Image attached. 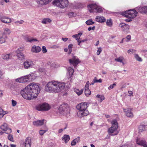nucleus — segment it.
Here are the masks:
<instances>
[{"label": "nucleus", "instance_id": "nucleus-56", "mask_svg": "<svg viewBox=\"0 0 147 147\" xmlns=\"http://www.w3.org/2000/svg\"><path fill=\"white\" fill-rule=\"evenodd\" d=\"M77 143L74 140L71 142V145L72 146H73L75 145Z\"/></svg>", "mask_w": 147, "mask_h": 147}, {"label": "nucleus", "instance_id": "nucleus-25", "mask_svg": "<svg viewBox=\"0 0 147 147\" xmlns=\"http://www.w3.org/2000/svg\"><path fill=\"white\" fill-rule=\"evenodd\" d=\"M12 56L11 54H8L6 55H3L2 56L3 59L5 60H7Z\"/></svg>", "mask_w": 147, "mask_h": 147}, {"label": "nucleus", "instance_id": "nucleus-60", "mask_svg": "<svg viewBox=\"0 0 147 147\" xmlns=\"http://www.w3.org/2000/svg\"><path fill=\"white\" fill-rule=\"evenodd\" d=\"M127 39L128 40V41H129L130 40L131 38V36L130 35H127L126 37Z\"/></svg>", "mask_w": 147, "mask_h": 147}, {"label": "nucleus", "instance_id": "nucleus-43", "mask_svg": "<svg viewBox=\"0 0 147 147\" xmlns=\"http://www.w3.org/2000/svg\"><path fill=\"white\" fill-rule=\"evenodd\" d=\"M94 82L95 83L99 82L101 83L102 81V80L101 79H100L99 80L96 79V78L95 77L94 79Z\"/></svg>", "mask_w": 147, "mask_h": 147}, {"label": "nucleus", "instance_id": "nucleus-7", "mask_svg": "<svg viewBox=\"0 0 147 147\" xmlns=\"http://www.w3.org/2000/svg\"><path fill=\"white\" fill-rule=\"evenodd\" d=\"M68 0H54L53 2V5L61 8H63L67 6Z\"/></svg>", "mask_w": 147, "mask_h": 147}, {"label": "nucleus", "instance_id": "nucleus-49", "mask_svg": "<svg viewBox=\"0 0 147 147\" xmlns=\"http://www.w3.org/2000/svg\"><path fill=\"white\" fill-rule=\"evenodd\" d=\"M116 84L115 83H114L113 84L111 85L110 86L108 87V89L109 90H110L111 89H113L114 88V86H116Z\"/></svg>", "mask_w": 147, "mask_h": 147}, {"label": "nucleus", "instance_id": "nucleus-62", "mask_svg": "<svg viewBox=\"0 0 147 147\" xmlns=\"http://www.w3.org/2000/svg\"><path fill=\"white\" fill-rule=\"evenodd\" d=\"M89 89V85H86L85 87V90Z\"/></svg>", "mask_w": 147, "mask_h": 147}, {"label": "nucleus", "instance_id": "nucleus-8", "mask_svg": "<svg viewBox=\"0 0 147 147\" xmlns=\"http://www.w3.org/2000/svg\"><path fill=\"white\" fill-rule=\"evenodd\" d=\"M31 76L30 75L24 76L20 78L16 79L15 81L16 82L20 83L26 82H30V80L31 79Z\"/></svg>", "mask_w": 147, "mask_h": 147}, {"label": "nucleus", "instance_id": "nucleus-14", "mask_svg": "<svg viewBox=\"0 0 147 147\" xmlns=\"http://www.w3.org/2000/svg\"><path fill=\"white\" fill-rule=\"evenodd\" d=\"M0 19L2 22L5 23H9L11 22L10 18L5 16H0Z\"/></svg>", "mask_w": 147, "mask_h": 147}, {"label": "nucleus", "instance_id": "nucleus-61", "mask_svg": "<svg viewBox=\"0 0 147 147\" xmlns=\"http://www.w3.org/2000/svg\"><path fill=\"white\" fill-rule=\"evenodd\" d=\"M3 73L0 70V80L2 78V76Z\"/></svg>", "mask_w": 147, "mask_h": 147}, {"label": "nucleus", "instance_id": "nucleus-45", "mask_svg": "<svg viewBox=\"0 0 147 147\" xmlns=\"http://www.w3.org/2000/svg\"><path fill=\"white\" fill-rule=\"evenodd\" d=\"M82 33H79L78 34H77L74 35L72 36V37L73 38H76L78 37L79 38V36H81L82 35Z\"/></svg>", "mask_w": 147, "mask_h": 147}, {"label": "nucleus", "instance_id": "nucleus-41", "mask_svg": "<svg viewBox=\"0 0 147 147\" xmlns=\"http://www.w3.org/2000/svg\"><path fill=\"white\" fill-rule=\"evenodd\" d=\"M86 23L88 25H90L94 24V23L91 20H90L87 21Z\"/></svg>", "mask_w": 147, "mask_h": 147}, {"label": "nucleus", "instance_id": "nucleus-46", "mask_svg": "<svg viewBox=\"0 0 147 147\" xmlns=\"http://www.w3.org/2000/svg\"><path fill=\"white\" fill-rule=\"evenodd\" d=\"M46 131H47L46 130H40L39 131V133L40 135L42 136L43 135Z\"/></svg>", "mask_w": 147, "mask_h": 147}, {"label": "nucleus", "instance_id": "nucleus-11", "mask_svg": "<svg viewBox=\"0 0 147 147\" xmlns=\"http://www.w3.org/2000/svg\"><path fill=\"white\" fill-rule=\"evenodd\" d=\"M34 65L33 61L31 60H27L25 61L23 65L24 68L28 69Z\"/></svg>", "mask_w": 147, "mask_h": 147}, {"label": "nucleus", "instance_id": "nucleus-6", "mask_svg": "<svg viewBox=\"0 0 147 147\" xmlns=\"http://www.w3.org/2000/svg\"><path fill=\"white\" fill-rule=\"evenodd\" d=\"M88 7L90 12H95L98 13L102 12L103 11L102 7L96 4H89L88 5Z\"/></svg>", "mask_w": 147, "mask_h": 147}, {"label": "nucleus", "instance_id": "nucleus-2", "mask_svg": "<svg viewBox=\"0 0 147 147\" xmlns=\"http://www.w3.org/2000/svg\"><path fill=\"white\" fill-rule=\"evenodd\" d=\"M65 84L57 81H52L48 82L45 87V90L47 92H58L64 88Z\"/></svg>", "mask_w": 147, "mask_h": 147}, {"label": "nucleus", "instance_id": "nucleus-44", "mask_svg": "<svg viewBox=\"0 0 147 147\" xmlns=\"http://www.w3.org/2000/svg\"><path fill=\"white\" fill-rule=\"evenodd\" d=\"M73 45L71 44H69L68 45V48L70 53H71L72 51V47H73Z\"/></svg>", "mask_w": 147, "mask_h": 147}, {"label": "nucleus", "instance_id": "nucleus-21", "mask_svg": "<svg viewBox=\"0 0 147 147\" xmlns=\"http://www.w3.org/2000/svg\"><path fill=\"white\" fill-rule=\"evenodd\" d=\"M96 20L102 23L106 21V19L102 16H97L95 18Z\"/></svg>", "mask_w": 147, "mask_h": 147}, {"label": "nucleus", "instance_id": "nucleus-50", "mask_svg": "<svg viewBox=\"0 0 147 147\" xmlns=\"http://www.w3.org/2000/svg\"><path fill=\"white\" fill-rule=\"evenodd\" d=\"M11 102L12 106L14 107L17 104V102L16 101L12 100H11Z\"/></svg>", "mask_w": 147, "mask_h": 147}, {"label": "nucleus", "instance_id": "nucleus-27", "mask_svg": "<svg viewBox=\"0 0 147 147\" xmlns=\"http://www.w3.org/2000/svg\"><path fill=\"white\" fill-rule=\"evenodd\" d=\"M83 91V89H82L80 90L76 88L74 89V91L79 96L81 95L82 94Z\"/></svg>", "mask_w": 147, "mask_h": 147}, {"label": "nucleus", "instance_id": "nucleus-32", "mask_svg": "<svg viewBox=\"0 0 147 147\" xmlns=\"http://www.w3.org/2000/svg\"><path fill=\"white\" fill-rule=\"evenodd\" d=\"M6 112H4L3 110L0 107V118H2L7 113H6Z\"/></svg>", "mask_w": 147, "mask_h": 147}, {"label": "nucleus", "instance_id": "nucleus-30", "mask_svg": "<svg viewBox=\"0 0 147 147\" xmlns=\"http://www.w3.org/2000/svg\"><path fill=\"white\" fill-rule=\"evenodd\" d=\"M146 125H140L139 126V131L140 132H142L143 131L146 130L145 127H146Z\"/></svg>", "mask_w": 147, "mask_h": 147}, {"label": "nucleus", "instance_id": "nucleus-24", "mask_svg": "<svg viewBox=\"0 0 147 147\" xmlns=\"http://www.w3.org/2000/svg\"><path fill=\"white\" fill-rule=\"evenodd\" d=\"M51 22V20L49 18H45L42 20L41 22L44 24H46L50 23Z\"/></svg>", "mask_w": 147, "mask_h": 147}, {"label": "nucleus", "instance_id": "nucleus-33", "mask_svg": "<svg viewBox=\"0 0 147 147\" xmlns=\"http://www.w3.org/2000/svg\"><path fill=\"white\" fill-rule=\"evenodd\" d=\"M26 41L28 42H30L32 43L33 42L38 41V40L36 39L31 38L29 37H27L26 38Z\"/></svg>", "mask_w": 147, "mask_h": 147}, {"label": "nucleus", "instance_id": "nucleus-63", "mask_svg": "<svg viewBox=\"0 0 147 147\" xmlns=\"http://www.w3.org/2000/svg\"><path fill=\"white\" fill-rule=\"evenodd\" d=\"M74 13L73 12H70L68 13V15L69 16H71L74 15Z\"/></svg>", "mask_w": 147, "mask_h": 147}, {"label": "nucleus", "instance_id": "nucleus-12", "mask_svg": "<svg viewBox=\"0 0 147 147\" xmlns=\"http://www.w3.org/2000/svg\"><path fill=\"white\" fill-rule=\"evenodd\" d=\"M88 103L87 102H82L77 106L76 108L79 111L86 110L88 107Z\"/></svg>", "mask_w": 147, "mask_h": 147}, {"label": "nucleus", "instance_id": "nucleus-26", "mask_svg": "<svg viewBox=\"0 0 147 147\" xmlns=\"http://www.w3.org/2000/svg\"><path fill=\"white\" fill-rule=\"evenodd\" d=\"M16 56L20 60H22L25 59V56L22 53L18 54Z\"/></svg>", "mask_w": 147, "mask_h": 147}, {"label": "nucleus", "instance_id": "nucleus-57", "mask_svg": "<svg viewBox=\"0 0 147 147\" xmlns=\"http://www.w3.org/2000/svg\"><path fill=\"white\" fill-rule=\"evenodd\" d=\"M56 63H52L51 65V67H56Z\"/></svg>", "mask_w": 147, "mask_h": 147}, {"label": "nucleus", "instance_id": "nucleus-39", "mask_svg": "<svg viewBox=\"0 0 147 147\" xmlns=\"http://www.w3.org/2000/svg\"><path fill=\"white\" fill-rule=\"evenodd\" d=\"M5 131L4 133L6 134H7L9 135L10 134L12 130L10 128H8L6 130H4Z\"/></svg>", "mask_w": 147, "mask_h": 147}, {"label": "nucleus", "instance_id": "nucleus-4", "mask_svg": "<svg viewBox=\"0 0 147 147\" xmlns=\"http://www.w3.org/2000/svg\"><path fill=\"white\" fill-rule=\"evenodd\" d=\"M138 13L137 11L134 9L129 10L122 13V15L125 17L128 18L125 20L127 22H130L136 16Z\"/></svg>", "mask_w": 147, "mask_h": 147}, {"label": "nucleus", "instance_id": "nucleus-53", "mask_svg": "<svg viewBox=\"0 0 147 147\" xmlns=\"http://www.w3.org/2000/svg\"><path fill=\"white\" fill-rule=\"evenodd\" d=\"M80 138L79 137H78L74 139L76 143L79 142L80 141Z\"/></svg>", "mask_w": 147, "mask_h": 147}, {"label": "nucleus", "instance_id": "nucleus-15", "mask_svg": "<svg viewBox=\"0 0 147 147\" xmlns=\"http://www.w3.org/2000/svg\"><path fill=\"white\" fill-rule=\"evenodd\" d=\"M52 0H36L37 3L40 6L42 5L48 4Z\"/></svg>", "mask_w": 147, "mask_h": 147}, {"label": "nucleus", "instance_id": "nucleus-29", "mask_svg": "<svg viewBox=\"0 0 147 147\" xmlns=\"http://www.w3.org/2000/svg\"><path fill=\"white\" fill-rule=\"evenodd\" d=\"M1 128L3 130H6L9 128L8 127L7 124L6 123H4L1 126Z\"/></svg>", "mask_w": 147, "mask_h": 147}, {"label": "nucleus", "instance_id": "nucleus-18", "mask_svg": "<svg viewBox=\"0 0 147 147\" xmlns=\"http://www.w3.org/2000/svg\"><path fill=\"white\" fill-rule=\"evenodd\" d=\"M136 142L137 144L143 146L144 147H147L146 143L145 140H140L137 139Z\"/></svg>", "mask_w": 147, "mask_h": 147}, {"label": "nucleus", "instance_id": "nucleus-20", "mask_svg": "<svg viewBox=\"0 0 147 147\" xmlns=\"http://www.w3.org/2000/svg\"><path fill=\"white\" fill-rule=\"evenodd\" d=\"M31 141L30 138L29 137H27L24 143L25 147H31Z\"/></svg>", "mask_w": 147, "mask_h": 147}, {"label": "nucleus", "instance_id": "nucleus-40", "mask_svg": "<svg viewBox=\"0 0 147 147\" xmlns=\"http://www.w3.org/2000/svg\"><path fill=\"white\" fill-rule=\"evenodd\" d=\"M129 29V26L127 24H125L122 29L123 31H127Z\"/></svg>", "mask_w": 147, "mask_h": 147}, {"label": "nucleus", "instance_id": "nucleus-31", "mask_svg": "<svg viewBox=\"0 0 147 147\" xmlns=\"http://www.w3.org/2000/svg\"><path fill=\"white\" fill-rule=\"evenodd\" d=\"M97 98H99L100 99V101L101 102L105 99L104 96L103 95L98 94L96 96Z\"/></svg>", "mask_w": 147, "mask_h": 147}, {"label": "nucleus", "instance_id": "nucleus-28", "mask_svg": "<svg viewBox=\"0 0 147 147\" xmlns=\"http://www.w3.org/2000/svg\"><path fill=\"white\" fill-rule=\"evenodd\" d=\"M68 71L69 74V76L70 77H71L73 74L74 71V69L73 68L70 67L68 68Z\"/></svg>", "mask_w": 147, "mask_h": 147}, {"label": "nucleus", "instance_id": "nucleus-22", "mask_svg": "<svg viewBox=\"0 0 147 147\" xmlns=\"http://www.w3.org/2000/svg\"><path fill=\"white\" fill-rule=\"evenodd\" d=\"M44 120H38L33 122V125L36 126H40L43 124Z\"/></svg>", "mask_w": 147, "mask_h": 147}, {"label": "nucleus", "instance_id": "nucleus-58", "mask_svg": "<svg viewBox=\"0 0 147 147\" xmlns=\"http://www.w3.org/2000/svg\"><path fill=\"white\" fill-rule=\"evenodd\" d=\"M24 21L23 20H21L20 21H18L15 22L16 23H19L20 24H22L23 23Z\"/></svg>", "mask_w": 147, "mask_h": 147}, {"label": "nucleus", "instance_id": "nucleus-5", "mask_svg": "<svg viewBox=\"0 0 147 147\" xmlns=\"http://www.w3.org/2000/svg\"><path fill=\"white\" fill-rule=\"evenodd\" d=\"M59 114L61 115L67 116L69 115V109L67 104H63L58 109Z\"/></svg>", "mask_w": 147, "mask_h": 147}, {"label": "nucleus", "instance_id": "nucleus-9", "mask_svg": "<svg viewBox=\"0 0 147 147\" xmlns=\"http://www.w3.org/2000/svg\"><path fill=\"white\" fill-rule=\"evenodd\" d=\"M36 109L39 111H48L50 109L49 105L47 103L39 105L36 107Z\"/></svg>", "mask_w": 147, "mask_h": 147}, {"label": "nucleus", "instance_id": "nucleus-13", "mask_svg": "<svg viewBox=\"0 0 147 147\" xmlns=\"http://www.w3.org/2000/svg\"><path fill=\"white\" fill-rule=\"evenodd\" d=\"M89 113V112L88 110H82L79 111H78L77 115L79 117H82L84 116H86L88 115Z\"/></svg>", "mask_w": 147, "mask_h": 147}, {"label": "nucleus", "instance_id": "nucleus-36", "mask_svg": "<svg viewBox=\"0 0 147 147\" xmlns=\"http://www.w3.org/2000/svg\"><path fill=\"white\" fill-rule=\"evenodd\" d=\"M106 24L109 27H111L112 26V22L111 19L107 20Z\"/></svg>", "mask_w": 147, "mask_h": 147}, {"label": "nucleus", "instance_id": "nucleus-38", "mask_svg": "<svg viewBox=\"0 0 147 147\" xmlns=\"http://www.w3.org/2000/svg\"><path fill=\"white\" fill-rule=\"evenodd\" d=\"M134 57L135 58L137 61H142V58L139 56L137 54H135V55Z\"/></svg>", "mask_w": 147, "mask_h": 147}, {"label": "nucleus", "instance_id": "nucleus-23", "mask_svg": "<svg viewBox=\"0 0 147 147\" xmlns=\"http://www.w3.org/2000/svg\"><path fill=\"white\" fill-rule=\"evenodd\" d=\"M62 140H64L65 143H67L70 140L69 136L67 135H65L62 138Z\"/></svg>", "mask_w": 147, "mask_h": 147}, {"label": "nucleus", "instance_id": "nucleus-1", "mask_svg": "<svg viewBox=\"0 0 147 147\" xmlns=\"http://www.w3.org/2000/svg\"><path fill=\"white\" fill-rule=\"evenodd\" d=\"M40 90V88L38 85L32 83L21 90L20 94L25 99L30 100L36 98Z\"/></svg>", "mask_w": 147, "mask_h": 147}, {"label": "nucleus", "instance_id": "nucleus-47", "mask_svg": "<svg viewBox=\"0 0 147 147\" xmlns=\"http://www.w3.org/2000/svg\"><path fill=\"white\" fill-rule=\"evenodd\" d=\"M102 48L100 47H99L98 48V50L97 51L96 53L98 55H99L100 54L101 52L102 51Z\"/></svg>", "mask_w": 147, "mask_h": 147}, {"label": "nucleus", "instance_id": "nucleus-17", "mask_svg": "<svg viewBox=\"0 0 147 147\" xmlns=\"http://www.w3.org/2000/svg\"><path fill=\"white\" fill-rule=\"evenodd\" d=\"M41 50V49L38 46H36L35 45H33L31 49V51L33 53H38Z\"/></svg>", "mask_w": 147, "mask_h": 147}, {"label": "nucleus", "instance_id": "nucleus-37", "mask_svg": "<svg viewBox=\"0 0 147 147\" xmlns=\"http://www.w3.org/2000/svg\"><path fill=\"white\" fill-rule=\"evenodd\" d=\"M85 94L87 96H89L91 94V91L89 89L86 90H85Z\"/></svg>", "mask_w": 147, "mask_h": 147}, {"label": "nucleus", "instance_id": "nucleus-51", "mask_svg": "<svg viewBox=\"0 0 147 147\" xmlns=\"http://www.w3.org/2000/svg\"><path fill=\"white\" fill-rule=\"evenodd\" d=\"M42 51L43 53H45L47 52V50L46 49V47L45 46H43L42 47Z\"/></svg>", "mask_w": 147, "mask_h": 147}, {"label": "nucleus", "instance_id": "nucleus-52", "mask_svg": "<svg viewBox=\"0 0 147 147\" xmlns=\"http://www.w3.org/2000/svg\"><path fill=\"white\" fill-rule=\"evenodd\" d=\"M136 52V50L134 49H129L128 50L127 53H134Z\"/></svg>", "mask_w": 147, "mask_h": 147}, {"label": "nucleus", "instance_id": "nucleus-10", "mask_svg": "<svg viewBox=\"0 0 147 147\" xmlns=\"http://www.w3.org/2000/svg\"><path fill=\"white\" fill-rule=\"evenodd\" d=\"M69 63L73 65L74 67H76L80 62L78 58L76 56L73 57L72 59L69 60Z\"/></svg>", "mask_w": 147, "mask_h": 147}, {"label": "nucleus", "instance_id": "nucleus-55", "mask_svg": "<svg viewBox=\"0 0 147 147\" xmlns=\"http://www.w3.org/2000/svg\"><path fill=\"white\" fill-rule=\"evenodd\" d=\"M125 24V23H121L119 25V27L123 29Z\"/></svg>", "mask_w": 147, "mask_h": 147}, {"label": "nucleus", "instance_id": "nucleus-34", "mask_svg": "<svg viewBox=\"0 0 147 147\" xmlns=\"http://www.w3.org/2000/svg\"><path fill=\"white\" fill-rule=\"evenodd\" d=\"M123 59V58L122 57H120L118 58H115V61L117 62H122Z\"/></svg>", "mask_w": 147, "mask_h": 147}, {"label": "nucleus", "instance_id": "nucleus-42", "mask_svg": "<svg viewBox=\"0 0 147 147\" xmlns=\"http://www.w3.org/2000/svg\"><path fill=\"white\" fill-rule=\"evenodd\" d=\"M8 139L9 140L12 142H14V140L13 138V135H9L8 136Z\"/></svg>", "mask_w": 147, "mask_h": 147}, {"label": "nucleus", "instance_id": "nucleus-54", "mask_svg": "<svg viewBox=\"0 0 147 147\" xmlns=\"http://www.w3.org/2000/svg\"><path fill=\"white\" fill-rule=\"evenodd\" d=\"M95 27L94 26L92 27H90L88 28V31H90L91 30H94L95 29Z\"/></svg>", "mask_w": 147, "mask_h": 147}, {"label": "nucleus", "instance_id": "nucleus-64", "mask_svg": "<svg viewBox=\"0 0 147 147\" xmlns=\"http://www.w3.org/2000/svg\"><path fill=\"white\" fill-rule=\"evenodd\" d=\"M63 129H59V130L58 131V132L59 133H61V132H62V131H63Z\"/></svg>", "mask_w": 147, "mask_h": 147}, {"label": "nucleus", "instance_id": "nucleus-16", "mask_svg": "<svg viewBox=\"0 0 147 147\" xmlns=\"http://www.w3.org/2000/svg\"><path fill=\"white\" fill-rule=\"evenodd\" d=\"M7 38V36L5 35L4 32H1L0 31V44H2L5 42V38Z\"/></svg>", "mask_w": 147, "mask_h": 147}, {"label": "nucleus", "instance_id": "nucleus-19", "mask_svg": "<svg viewBox=\"0 0 147 147\" xmlns=\"http://www.w3.org/2000/svg\"><path fill=\"white\" fill-rule=\"evenodd\" d=\"M124 110L127 117H133V114L131 112V109H124Z\"/></svg>", "mask_w": 147, "mask_h": 147}, {"label": "nucleus", "instance_id": "nucleus-35", "mask_svg": "<svg viewBox=\"0 0 147 147\" xmlns=\"http://www.w3.org/2000/svg\"><path fill=\"white\" fill-rule=\"evenodd\" d=\"M24 48L23 47H20L18 48L16 51V53L17 54H19L20 53H21V52L22 51L24 50Z\"/></svg>", "mask_w": 147, "mask_h": 147}, {"label": "nucleus", "instance_id": "nucleus-48", "mask_svg": "<svg viewBox=\"0 0 147 147\" xmlns=\"http://www.w3.org/2000/svg\"><path fill=\"white\" fill-rule=\"evenodd\" d=\"M4 30V31H5L6 32V33L7 34H9L11 32L10 30L8 28H6Z\"/></svg>", "mask_w": 147, "mask_h": 147}, {"label": "nucleus", "instance_id": "nucleus-59", "mask_svg": "<svg viewBox=\"0 0 147 147\" xmlns=\"http://www.w3.org/2000/svg\"><path fill=\"white\" fill-rule=\"evenodd\" d=\"M62 39L64 42H66L68 40V38H62Z\"/></svg>", "mask_w": 147, "mask_h": 147}, {"label": "nucleus", "instance_id": "nucleus-3", "mask_svg": "<svg viewBox=\"0 0 147 147\" xmlns=\"http://www.w3.org/2000/svg\"><path fill=\"white\" fill-rule=\"evenodd\" d=\"M112 126L108 129V132L110 136H114L117 135L119 133L117 130L118 124L116 119L113 120L111 122Z\"/></svg>", "mask_w": 147, "mask_h": 147}]
</instances>
